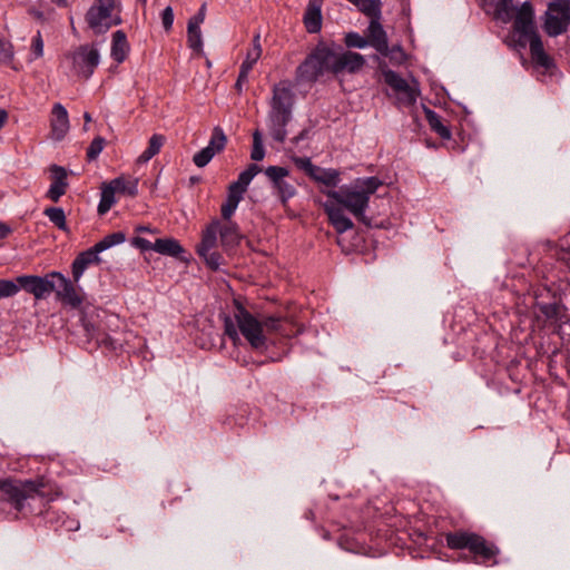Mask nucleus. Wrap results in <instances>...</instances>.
<instances>
[{"label": "nucleus", "instance_id": "nucleus-1", "mask_svg": "<svg viewBox=\"0 0 570 570\" xmlns=\"http://www.w3.org/2000/svg\"><path fill=\"white\" fill-rule=\"evenodd\" d=\"M51 277H56V298L63 305L71 308H80V322L87 337V343L92 344L95 348L101 347L108 352H116L121 347L119 340L109 335L102 326L100 311L92 306H82L83 298L77 292L73 283L60 272H50Z\"/></svg>", "mask_w": 570, "mask_h": 570}, {"label": "nucleus", "instance_id": "nucleus-2", "mask_svg": "<svg viewBox=\"0 0 570 570\" xmlns=\"http://www.w3.org/2000/svg\"><path fill=\"white\" fill-rule=\"evenodd\" d=\"M0 501L8 503L17 513L41 514L52 497L46 490L43 479H0Z\"/></svg>", "mask_w": 570, "mask_h": 570}, {"label": "nucleus", "instance_id": "nucleus-3", "mask_svg": "<svg viewBox=\"0 0 570 570\" xmlns=\"http://www.w3.org/2000/svg\"><path fill=\"white\" fill-rule=\"evenodd\" d=\"M382 180L379 177L371 176L365 178H357L353 186H342L340 190L323 191L328 198L336 202L338 206L346 208L354 217L365 225L372 227L371 219L365 215L368 206L370 196L373 195L380 186Z\"/></svg>", "mask_w": 570, "mask_h": 570}, {"label": "nucleus", "instance_id": "nucleus-4", "mask_svg": "<svg viewBox=\"0 0 570 570\" xmlns=\"http://www.w3.org/2000/svg\"><path fill=\"white\" fill-rule=\"evenodd\" d=\"M267 127L272 138L283 144L287 137V125L292 121L295 94L289 81L282 80L273 86Z\"/></svg>", "mask_w": 570, "mask_h": 570}, {"label": "nucleus", "instance_id": "nucleus-5", "mask_svg": "<svg viewBox=\"0 0 570 570\" xmlns=\"http://www.w3.org/2000/svg\"><path fill=\"white\" fill-rule=\"evenodd\" d=\"M446 547L451 550H468L475 563L484 566L498 564L499 547L488 541L483 535L468 531L456 530L444 534Z\"/></svg>", "mask_w": 570, "mask_h": 570}, {"label": "nucleus", "instance_id": "nucleus-6", "mask_svg": "<svg viewBox=\"0 0 570 570\" xmlns=\"http://www.w3.org/2000/svg\"><path fill=\"white\" fill-rule=\"evenodd\" d=\"M335 42L320 41L295 70L297 82L315 83L325 73L332 75L335 61Z\"/></svg>", "mask_w": 570, "mask_h": 570}, {"label": "nucleus", "instance_id": "nucleus-7", "mask_svg": "<svg viewBox=\"0 0 570 570\" xmlns=\"http://www.w3.org/2000/svg\"><path fill=\"white\" fill-rule=\"evenodd\" d=\"M116 0H95L88 9L85 20L88 27L96 33L107 32L111 27L121 23L119 16L112 18Z\"/></svg>", "mask_w": 570, "mask_h": 570}, {"label": "nucleus", "instance_id": "nucleus-8", "mask_svg": "<svg viewBox=\"0 0 570 570\" xmlns=\"http://www.w3.org/2000/svg\"><path fill=\"white\" fill-rule=\"evenodd\" d=\"M65 58L71 62L75 75L85 80L94 75L100 61L99 51L94 45H81L73 51L66 52Z\"/></svg>", "mask_w": 570, "mask_h": 570}, {"label": "nucleus", "instance_id": "nucleus-9", "mask_svg": "<svg viewBox=\"0 0 570 570\" xmlns=\"http://www.w3.org/2000/svg\"><path fill=\"white\" fill-rule=\"evenodd\" d=\"M218 219L212 220L203 230L202 240L196 246L197 255L204 259L206 266L216 272L225 263L223 255L215 250L217 247Z\"/></svg>", "mask_w": 570, "mask_h": 570}, {"label": "nucleus", "instance_id": "nucleus-10", "mask_svg": "<svg viewBox=\"0 0 570 570\" xmlns=\"http://www.w3.org/2000/svg\"><path fill=\"white\" fill-rule=\"evenodd\" d=\"M235 318L242 335L249 345L257 351L265 350L267 340L263 332V323L242 305L237 306Z\"/></svg>", "mask_w": 570, "mask_h": 570}, {"label": "nucleus", "instance_id": "nucleus-11", "mask_svg": "<svg viewBox=\"0 0 570 570\" xmlns=\"http://www.w3.org/2000/svg\"><path fill=\"white\" fill-rule=\"evenodd\" d=\"M544 16L543 30L549 37L564 33L570 26V0L550 2Z\"/></svg>", "mask_w": 570, "mask_h": 570}, {"label": "nucleus", "instance_id": "nucleus-12", "mask_svg": "<svg viewBox=\"0 0 570 570\" xmlns=\"http://www.w3.org/2000/svg\"><path fill=\"white\" fill-rule=\"evenodd\" d=\"M382 75L385 83L396 94L395 105L399 108L412 107L416 104L417 97L420 96L417 81L414 80V86H411L403 77L392 69H382Z\"/></svg>", "mask_w": 570, "mask_h": 570}, {"label": "nucleus", "instance_id": "nucleus-13", "mask_svg": "<svg viewBox=\"0 0 570 570\" xmlns=\"http://www.w3.org/2000/svg\"><path fill=\"white\" fill-rule=\"evenodd\" d=\"M514 13L513 32L518 33L515 46L525 48L529 41L539 36L534 23L533 6L530 1H524Z\"/></svg>", "mask_w": 570, "mask_h": 570}, {"label": "nucleus", "instance_id": "nucleus-14", "mask_svg": "<svg viewBox=\"0 0 570 570\" xmlns=\"http://www.w3.org/2000/svg\"><path fill=\"white\" fill-rule=\"evenodd\" d=\"M20 289L32 294L37 301L47 298L56 289V277L50 273L45 276L20 275L17 277Z\"/></svg>", "mask_w": 570, "mask_h": 570}, {"label": "nucleus", "instance_id": "nucleus-15", "mask_svg": "<svg viewBox=\"0 0 570 570\" xmlns=\"http://www.w3.org/2000/svg\"><path fill=\"white\" fill-rule=\"evenodd\" d=\"M365 58L351 50H344L342 46L335 47V61L332 65V75L338 76L343 72L357 73L365 66Z\"/></svg>", "mask_w": 570, "mask_h": 570}, {"label": "nucleus", "instance_id": "nucleus-16", "mask_svg": "<svg viewBox=\"0 0 570 570\" xmlns=\"http://www.w3.org/2000/svg\"><path fill=\"white\" fill-rule=\"evenodd\" d=\"M265 175L272 181L273 188L276 190L281 203L285 206L288 199L296 194L295 187L284 180V178L289 175V170L281 166H268L265 169Z\"/></svg>", "mask_w": 570, "mask_h": 570}, {"label": "nucleus", "instance_id": "nucleus-17", "mask_svg": "<svg viewBox=\"0 0 570 570\" xmlns=\"http://www.w3.org/2000/svg\"><path fill=\"white\" fill-rule=\"evenodd\" d=\"M380 20L381 18H371L366 29V40L379 53L387 57L390 55L389 39Z\"/></svg>", "mask_w": 570, "mask_h": 570}, {"label": "nucleus", "instance_id": "nucleus-18", "mask_svg": "<svg viewBox=\"0 0 570 570\" xmlns=\"http://www.w3.org/2000/svg\"><path fill=\"white\" fill-rule=\"evenodd\" d=\"M51 135L55 140H62L69 131V117L67 109L59 102L55 104L51 110Z\"/></svg>", "mask_w": 570, "mask_h": 570}, {"label": "nucleus", "instance_id": "nucleus-19", "mask_svg": "<svg viewBox=\"0 0 570 570\" xmlns=\"http://www.w3.org/2000/svg\"><path fill=\"white\" fill-rule=\"evenodd\" d=\"M529 46L533 62L537 66L542 67L550 76L554 75V71L558 70L557 65L553 58L544 51L540 36H535L533 40L529 41Z\"/></svg>", "mask_w": 570, "mask_h": 570}, {"label": "nucleus", "instance_id": "nucleus-20", "mask_svg": "<svg viewBox=\"0 0 570 570\" xmlns=\"http://www.w3.org/2000/svg\"><path fill=\"white\" fill-rule=\"evenodd\" d=\"M100 252L96 249V246L88 248L79 253L71 264V273L73 282H78L87 267L91 264H99L101 262L99 257Z\"/></svg>", "mask_w": 570, "mask_h": 570}, {"label": "nucleus", "instance_id": "nucleus-21", "mask_svg": "<svg viewBox=\"0 0 570 570\" xmlns=\"http://www.w3.org/2000/svg\"><path fill=\"white\" fill-rule=\"evenodd\" d=\"M324 212L326 213L330 224L338 234H343L348 229H352L354 224L353 222L345 216L343 208L333 203H324L323 204Z\"/></svg>", "mask_w": 570, "mask_h": 570}, {"label": "nucleus", "instance_id": "nucleus-22", "mask_svg": "<svg viewBox=\"0 0 570 570\" xmlns=\"http://www.w3.org/2000/svg\"><path fill=\"white\" fill-rule=\"evenodd\" d=\"M50 171L52 174V183L47 191V197L57 203L68 188L67 170L61 166L52 165Z\"/></svg>", "mask_w": 570, "mask_h": 570}, {"label": "nucleus", "instance_id": "nucleus-23", "mask_svg": "<svg viewBox=\"0 0 570 570\" xmlns=\"http://www.w3.org/2000/svg\"><path fill=\"white\" fill-rule=\"evenodd\" d=\"M218 234L220 244L226 252L237 247L243 238L238 224L230 219L226 220L224 225L218 220Z\"/></svg>", "mask_w": 570, "mask_h": 570}, {"label": "nucleus", "instance_id": "nucleus-24", "mask_svg": "<svg viewBox=\"0 0 570 570\" xmlns=\"http://www.w3.org/2000/svg\"><path fill=\"white\" fill-rule=\"evenodd\" d=\"M365 537L366 535L364 532H352L345 530L343 533L338 535L337 542L338 546L346 551L354 553H365Z\"/></svg>", "mask_w": 570, "mask_h": 570}, {"label": "nucleus", "instance_id": "nucleus-25", "mask_svg": "<svg viewBox=\"0 0 570 570\" xmlns=\"http://www.w3.org/2000/svg\"><path fill=\"white\" fill-rule=\"evenodd\" d=\"M154 250L161 255L178 258L183 262L187 261V258L183 256L186 250L175 238H157L154 243Z\"/></svg>", "mask_w": 570, "mask_h": 570}, {"label": "nucleus", "instance_id": "nucleus-26", "mask_svg": "<svg viewBox=\"0 0 570 570\" xmlns=\"http://www.w3.org/2000/svg\"><path fill=\"white\" fill-rule=\"evenodd\" d=\"M130 46L127 40V36L122 30H117L112 33V41H111V58L118 62L122 63L129 53Z\"/></svg>", "mask_w": 570, "mask_h": 570}, {"label": "nucleus", "instance_id": "nucleus-27", "mask_svg": "<svg viewBox=\"0 0 570 570\" xmlns=\"http://www.w3.org/2000/svg\"><path fill=\"white\" fill-rule=\"evenodd\" d=\"M322 7L308 4L303 16V23L308 33H318L322 29Z\"/></svg>", "mask_w": 570, "mask_h": 570}, {"label": "nucleus", "instance_id": "nucleus-28", "mask_svg": "<svg viewBox=\"0 0 570 570\" xmlns=\"http://www.w3.org/2000/svg\"><path fill=\"white\" fill-rule=\"evenodd\" d=\"M424 114L432 131H434L436 135L440 136V138L444 140L451 139V129L442 122L441 117L434 110L424 107Z\"/></svg>", "mask_w": 570, "mask_h": 570}, {"label": "nucleus", "instance_id": "nucleus-29", "mask_svg": "<svg viewBox=\"0 0 570 570\" xmlns=\"http://www.w3.org/2000/svg\"><path fill=\"white\" fill-rule=\"evenodd\" d=\"M317 170L318 171H314V175L311 176V179L330 188L337 187L340 183V171L337 169L322 168L317 166Z\"/></svg>", "mask_w": 570, "mask_h": 570}, {"label": "nucleus", "instance_id": "nucleus-30", "mask_svg": "<svg viewBox=\"0 0 570 570\" xmlns=\"http://www.w3.org/2000/svg\"><path fill=\"white\" fill-rule=\"evenodd\" d=\"M117 193L111 181L104 183L101 187L100 202L98 204V214L105 215L110 210V208L115 205L116 198L115 194Z\"/></svg>", "mask_w": 570, "mask_h": 570}, {"label": "nucleus", "instance_id": "nucleus-31", "mask_svg": "<svg viewBox=\"0 0 570 570\" xmlns=\"http://www.w3.org/2000/svg\"><path fill=\"white\" fill-rule=\"evenodd\" d=\"M165 142V137L163 135L155 134L150 137L148 147L142 151V154L138 157L139 163L149 161L155 155L160 151L161 146Z\"/></svg>", "mask_w": 570, "mask_h": 570}, {"label": "nucleus", "instance_id": "nucleus-32", "mask_svg": "<svg viewBox=\"0 0 570 570\" xmlns=\"http://www.w3.org/2000/svg\"><path fill=\"white\" fill-rule=\"evenodd\" d=\"M515 8L512 0H498L494 9V19L504 23L512 20Z\"/></svg>", "mask_w": 570, "mask_h": 570}, {"label": "nucleus", "instance_id": "nucleus-33", "mask_svg": "<svg viewBox=\"0 0 570 570\" xmlns=\"http://www.w3.org/2000/svg\"><path fill=\"white\" fill-rule=\"evenodd\" d=\"M187 42L189 48L199 53L203 52V38L200 27L188 22L187 24Z\"/></svg>", "mask_w": 570, "mask_h": 570}, {"label": "nucleus", "instance_id": "nucleus-34", "mask_svg": "<svg viewBox=\"0 0 570 570\" xmlns=\"http://www.w3.org/2000/svg\"><path fill=\"white\" fill-rule=\"evenodd\" d=\"M111 181V185L115 186L117 193L125 194L131 197H135L138 194V180L130 179L127 180L124 177H117Z\"/></svg>", "mask_w": 570, "mask_h": 570}, {"label": "nucleus", "instance_id": "nucleus-35", "mask_svg": "<svg viewBox=\"0 0 570 570\" xmlns=\"http://www.w3.org/2000/svg\"><path fill=\"white\" fill-rule=\"evenodd\" d=\"M43 214L56 227L63 232L68 230L66 214L61 207H48L45 209Z\"/></svg>", "mask_w": 570, "mask_h": 570}, {"label": "nucleus", "instance_id": "nucleus-36", "mask_svg": "<svg viewBox=\"0 0 570 570\" xmlns=\"http://www.w3.org/2000/svg\"><path fill=\"white\" fill-rule=\"evenodd\" d=\"M126 240V234L124 232H116L105 236L101 240L95 244L96 249L100 253L109 249L115 245H119Z\"/></svg>", "mask_w": 570, "mask_h": 570}, {"label": "nucleus", "instance_id": "nucleus-37", "mask_svg": "<svg viewBox=\"0 0 570 570\" xmlns=\"http://www.w3.org/2000/svg\"><path fill=\"white\" fill-rule=\"evenodd\" d=\"M262 56V46H261V35L257 33L253 38V48L248 50L245 60L242 62L243 66H247L249 69H253L255 63Z\"/></svg>", "mask_w": 570, "mask_h": 570}, {"label": "nucleus", "instance_id": "nucleus-38", "mask_svg": "<svg viewBox=\"0 0 570 570\" xmlns=\"http://www.w3.org/2000/svg\"><path fill=\"white\" fill-rule=\"evenodd\" d=\"M227 142V137L220 127H215L207 147H212L214 154L222 151Z\"/></svg>", "mask_w": 570, "mask_h": 570}, {"label": "nucleus", "instance_id": "nucleus-39", "mask_svg": "<svg viewBox=\"0 0 570 570\" xmlns=\"http://www.w3.org/2000/svg\"><path fill=\"white\" fill-rule=\"evenodd\" d=\"M106 146V139L101 136H97L92 139L87 148L86 158L88 161H94L98 158L100 153Z\"/></svg>", "mask_w": 570, "mask_h": 570}, {"label": "nucleus", "instance_id": "nucleus-40", "mask_svg": "<svg viewBox=\"0 0 570 570\" xmlns=\"http://www.w3.org/2000/svg\"><path fill=\"white\" fill-rule=\"evenodd\" d=\"M265 157V149L263 145L262 132L259 130H255L253 132V148L250 153V158L255 161H261Z\"/></svg>", "mask_w": 570, "mask_h": 570}, {"label": "nucleus", "instance_id": "nucleus-41", "mask_svg": "<svg viewBox=\"0 0 570 570\" xmlns=\"http://www.w3.org/2000/svg\"><path fill=\"white\" fill-rule=\"evenodd\" d=\"M261 168L256 164H250L245 170H243L237 180L235 181L237 185L247 189L248 185L253 180V178L259 173Z\"/></svg>", "mask_w": 570, "mask_h": 570}, {"label": "nucleus", "instance_id": "nucleus-42", "mask_svg": "<svg viewBox=\"0 0 570 570\" xmlns=\"http://www.w3.org/2000/svg\"><path fill=\"white\" fill-rule=\"evenodd\" d=\"M20 291L19 282L13 279H0V299L12 297Z\"/></svg>", "mask_w": 570, "mask_h": 570}, {"label": "nucleus", "instance_id": "nucleus-43", "mask_svg": "<svg viewBox=\"0 0 570 570\" xmlns=\"http://www.w3.org/2000/svg\"><path fill=\"white\" fill-rule=\"evenodd\" d=\"M240 200L235 196H227L225 203L222 205L220 214L224 220H229L237 209Z\"/></svg>", "mask_w": 570, "mask_h": 570}, {"label": "nucleus", "instance_id": "nucleus-44", "mask_svg": "<svg viewBox=\"0 0 570 570\" xmlns=\"http://www.w3.org/2000/svg\"><path fill=\"white\" fill-rule=\"evenodd\" d=\"M215 156L212 147H205L202 150L197 151L194 157L193 161L197 167H205Z\"/></svg>", "mask_w": 570, "mask_h": 570}, {"label": "nucleus", "instance_id": "nucleus-45", "mask_svg": "<svg viewBox=\"0 0 570 570\" xmlns=\"http://www.w3.org/2000/svg\"><path fill=\"white\" fill-rule=\"evenodd\" d=\"M344 42L347 48H365L368 43L366 37H362L357 32H348L344 38Z\"/></svg>", "mask_w": 570, "mask_h": 570}, {"label": "nucleus", "instance_id": "nucleus-46", "mask_svg": "<svg viewBox=\"0 0 570 570\" xmlns=\"http://www.w3.org/2000/svg\"><path fill=\"white\" fill-rule=\"evenodd\" d=\"M283 321L284 320L278 316H267L261 322L263 323V328L265 327L267 331L284 334Z\"/></svg>", "mask_w": 570, "mask_h": 570}, {"label": "nucleus", "instance_id": "nucleus-47", "mask_svg": "<svg viewBox=\"0 0 570 570\" xmlns=\"http://www.w3.org/2000/svg\"><path fill=\"white\" fill-rule=\"evenodd\" d=\"M31 61L39 59L43 56V39L41 32L38 30L31 41Z\"/></svg>", "mask_w": 570, "mask_h": 570}, {"label": "nucleus", "instance_id": "nucleus-48", "mask_svg": "<svg viewBox=\"0 0 570 570\" xmlns=\"http://www.w3.org/2000/svg\"><path fill=\"white\" fill-rule=\"evenodd\" d=\"M293 160L309 178L314 175V171H318L317 166L314 165L308 157H294Z\"/></svg>", "mask_w": 570, "mask_h": 570}, {"label": "nucleus", "instance_id": "nucleus-49", "mask_svg": "<svg viewBox=\"0 0 570 570\" xmlns=\"http://www.w3.org/2000/svg\"><path fill=\"white\" fill-rule=\"evenodd\" d=\"M250 70L252 69H249L247 66L240 65L238 77H237V80L235 82V90L238 94H242L243 86L247 82L248 75H249Z\"/></svg>", "mask_w": 570, "mask_h": 570}, {"label": "nucleus", "instance_id": "nucleus-50", "mask_svg": "<svg viewBox=\"0 0 570 570\" xmlns=\"http://www.w3.org/2000/svg\"><path fill=\"white\" fill-rule=\"evenodd\" d=\"M13 56L14 53L12 45L3 38H0V59L11 61Z\"/></svg>", "mask_w": 570, "mask_h": 570}, {"label": "nucleus", "instance_id": "nucleus-51", "mask_svg": "<svg viewBox=\"0 0 570 570\" xmlns=\"http://www.w3.org/2000/svg\"><path fill=\"white\" fill-rule=\"evenodd\" d=\"M161 22L164 26V29L166 31H169L173 28L174 23V11L170 6L166 7L161 12Z\"/></svg>", "mask_w": 570, "mask_h": 570}, {"label": "nucleus", "instance_id": "nucleus-52", "mask_svg": "<svg viewBox=\"0 0 570 570\" xmlns=\"http://www.w3.org/2000/svg\"><path fill=\"white\" fill-rule=\"evenodd\" d=\"M131 245L141 249V250H154V243H150L148 239L142 237H134L131 239Z\"/></svg>", "mask_w": 570, "mask_h": 570}, {"label": "nucleus", "instance_id": "nucleus-53", "mask_svg": "<svg viewBox=\"0 0 570 570\" xmlns=\"http://www.w3.org/2000/svg\"><path fill=\"white\" fill-rule=\"evenodd\" d=\"M224 330H225V334L230 338L233 340L234 342L236 340H238V332L235 327V324L233 323V321L229 318V317H226L225 318V323H224Z\"/></svg>", "mask_w": 570, "mask_h": 570}, {"label": "nucleus", "instance_id": "nucleus-54", "mask_svg": "<svg viewBox=\"0 0 570 570\" xmlns=\"http://www.w3.org/2000/svg\"><path fill=\"white\" fill-rule=\"evenodd\" d=\"M247 189H245L244 187L237 185L235 181H233L229 186H228V189H227V196H235L236 198H238L239 200L243 199V196L244 194L246 193Z\"/></svg>", "mask_w": 570, "mask_h": 570}, {"label": "nucleus", "instance_id": "nucleus-55", "mask_svg": "<svg viewBox=\"0 0 570 570\" xmlns=\"http://www.w3.org/2000/svg\"><path fill=\"white\" fill-rule=\"evenodd\" d=\"M205 11H206V4H203L200 7V9L198 10V12L193 16L188 22H191L194 24H198L200 26V23H203L204 19H205Z\"/></svg>", "mask_w": 570, "mask_h": 570}, {"label": "nucleus", "instance_id": "nucleus-56", "mask_svg": "<svg viewBox=\"0 0 570 570\" xmlns=\"http://www.w3.org/2000/svg\"><path fill=\"white\" fill-rule=\"evenodd\" d=\"M309 132H311V130L308 128H304L298 135H296L292 139V144L297 146L301 141H303L309 137Z\"/></svg>", "mask_w": 570, "mask_h": 570}, {"label": "nucleus", "instance_id": "nucleus-57", "mask_svg": "<svg viewBox=\"0 0 570 570\" xmlns=\"http://www.w3.org/2000/svg\"><path fill=\"white\" fill-rule=\"evenodd\" d=\"M11 233V227L6 223L0 222V240L6 239Z\"/></svg>", "mask_w": 570, "mask_h": 570}, {"label": "nucleus", "instance_id": "nucleus-58", "mask_svg": "<svg viewBox=\"0 0 570 570\" xmlns=\"http://www.w3.org/2000/svg\"><path fill=\"white\" fill-rule=\"evenodd\" d=\"M9 118V114L6 109L0 108V129L4 127Z\"/></svg>", "mask_w": 570, "mask_h": 570}, {"label": "nucleus", "instance_id": "nucleus-59", "mask_svg": "<svg viewBox=\"0 0 570 570\" xmlns=\"http://www.w3.org/2000/svg\"><path fill=\"white\" fill-rule=\"evenodd\" d=\"M135 230L137 233H146V232H150V228L148 226H144V225H138Z\"/></svg>", "mask_w": 570, "mask_h": 570}, {"label": "nucleus", "instance_id": "nucleus-60", "mask_svg": "<svg viewBox=\"0 0 570 570\" xmlns=\"http://www.w3.org/2000/svg\"><path fill=\"white\" fill-rule=\"evenodd\" d=\"M324 0H308V4L322 7Z\"/></svg>", "mask_w": 570, "mask_h": 570}, {"label": "nucleus", "instance_id": "nucleus-61", "mask_svg": "<svg viewBox=\"0 0 570 570\" xmlns=\"http://www.w3.org/2000/svg\"><path fill=\"white\" fill-rule=\"evenodd\" d=\"M53 3H56L59 7H66L67 0H51Z\"/></svg>", "mask_w": 570, "mask_h": 570}, {"label": "nucleus", "instance_id": "nucleus-62", "mask_svg": "<svg viewBox=\"0 0 570 570\" xmlns=\"http://www.w3.org/2000/svg\"><path fill=\"white\" fill-rule=\"evenodd\" d=\"M189 181H190V185H195V184H198L200 181V177L198 176H191L189 178Z\"/></svg>", "mask_w": 570, "mask_h": 570}, {"label": "nucleus", "instance_id": "nucleus-63", "mask_svg": "<svg viewBox=\"0 0 570 570\" xmlns=\"http://www.w3.org/2000/svg\"><path fill=\"white\" fill-rule=\"evenodd\" d=\"M83 119L86 122H90L91 121V115L89 112H85L83 114Z\"/></svg>", "mask_w": 570, "mask_h": 570}, {"label": "nucleus", "instance_id": "nucleus-64", "mask_svg": "<svg viewBox=\"0 0 570 570\" xmlns=\"http://www.w3.org/2000/svg\"><path fill=\"white\" fill-rule=\"evenodd\" d=\"M138 2H140L141 4H146L147 0H137Z\"/></svg>", "mask_w": 570, "mask_h": 570}]
</instances>
